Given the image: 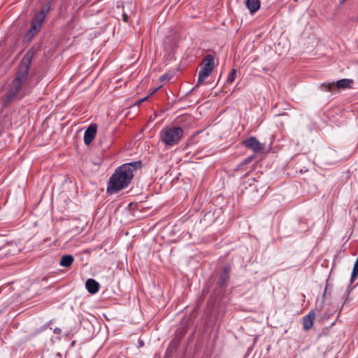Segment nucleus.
Segmentation results:
<instances>
[{
  "mask_svg": "<svg viewBox=\"0 0 358 358\" xmlns=\"http://www.w3.org/2000/svg\"><path fill=\"white\" fill-rule=\"evenodd\" d=\"M141 167V162H134L119 166L110 176L108 192L117 193L126 188L134 178V172Z\"/></svg>",
  "mask_w": 358,
  "mask_h": 358,
  "instance_id": "1",
  "label": "nucleus"
},
{
  "mask_svg": "<svg viewBox=\"0 0 358 358\" xmlns=\"http://www.w3.org/2000/svg\"><path fill=\"white\" fill-rule=\"evenodd\" d=\"M31 61V57L28 54L24 55L21 60L15 78L11 82L9 89L5 95L4 105H9L14 100L24 96V94L22 93V87L27 80Z\"/></svg>",
  "mask_w": 358,
  "mask_h": 358,
  "instance_id": "2",
  "label": "nucleus"
},
{
  "mask_svg": "<svg viewBox=\"0 0 358 358\" xmlns=\"http://www.w3.org/2000/svg\"><path fill=\"white\" fill-rule=\"evenodd\" d=\"M184 135L180 127H165L159 133L160 139L166 146L172 147L177 145Z\"/></svg>",
  "mask_w": 358,
  "mask_h": 358,
  "instance_id": "3",
  "label": "nucleus"
},
{
  "mask_svg": "<svg viewBox=\"0 0 358 358\" xmlns=\"http://www.w3.org/2000/svg\"><path fill=\"white\" fill-rule=\"evenodd\" d=\"M213 67L214 57L210 55H208L203 59L201 67L199 72L198 82L196 87L203 83L211 74Z\"/></svg>",
  "mask_w": 358,
  "mask_h": 358,
  "instance_id": "4",
  "label": "nucleus"
},
{
  "mask_svg": "<svg viewBox=\"0 0 358 358\" xmlns=\"http://www.w3.org/2000/svg\"><path fill=\"white\" fill-rule=\"evenodd\" d=\"M49 10L50 6H48V8H43L34 17L31 22V28L29 31L32 36L36 34V33L40 30Z\"/></svg>",
  "mask_w": 358,
  "mask_h": 358,
  "instance_id": "5",
  "label": "nucleus"
},
{
  "mask_svg": "<svg viewBox=\"0 0 358 358\" xmlns=\"http://www.w3.org/2000/svg\"><path fill=\"white\" fill-rule=\"evenodd\" d=\"M243 145L255 152H259L264 149V145L253 136L245 140L243 142Z\"/></svg>",
  "mask_w": 358,
  "mask_h": 358,
  "instance_id": "6",
  "label": "nucleus"
},
{
  "mask_svg": "<svg viewBox=\"0 0 358 358\" xmlns=\"http://www.w3.org/2000/svg\"><path fill=\"white\" fill-rule=\"evenodd\" d=\"M97 130L96 124H90L84 134V142L85 145H89L95 138Z\"/></svg>",
  "mask_w": 358,
  "mask_h": 358,
  "instance_id": "7",
  "label": "nucleus"
},
{
  "mask_svg": "<svg viewBox=\"0 0 358 358\" xmlns=\"http://www.w3.org/2000/svg\"><path fill=\"white\" fill-rule=\"evenodd\" d=\"M315 318V314L314 310H310L308 315L303 317L302 324L304 330L308 331L313 327Z\"/></svg>",
  "mask_w": 358,
  "mask_h": 358,
  "instance_id": "8",
  "label": "nucleus"
},
{
  "mask_svg": "<svg viewBox=\"0 0 358 358\" xmlns=\"http://www.w3.org/2000/svg\"><path fill=\"white\" fill-rule=\"evenodd\" d=\"M245 3L251 15H254L259 10L261 6L260 0H245Z\"/></svg>",
  "mask_w": 358,
  "mask_h": 358,
  "instance_id": "9",
  "label": "nucleus"
},
{
  "mask_svg": "<svg viewBox=\"0 0 358 358\" xmlns=\"http://www.w3.org/2000/svg\"><path fill=\"white\" fill-rule=\"evenodd\" d=\"M87 291L91 294H96L99 289V284L95 280L90 278L85 283Z\"/></svg>",
  "mask_w": 358,
  "mask_h": 358,
  "instance_id": "10",
  "label": "nucleus"
},
{
  "mask_svg": "<svg viewBox=\"0 0 358 358\" xmlns=\"http://www.w3.org/2000/svg\"><path fill=\"white\" fill-rule=\"evenodd\" d=\"M353 83L352 79L343 78L338 80L335 83L336 88L337 89H347L350 87V85Z\"/></svg>",
  "mask_w": 358,
  "mask_h": 358,
  "instance_id": "11",
  "label": "nucleus"
},
{
  "mask_svg": "<svg viewBox=\"0 0 358 358\" xmlns=\"http://www.w3.org/2000/svg\"><path fill=\"white\" fill-rule=\"evenodd\" d=\"M74 261V258L71 255H64L61 259L59 264L63 267L70 266Z\"/></svg>",
  "mask_w": 358,
  "mask_h": 358,
  "instance_id": "12",
  "label": "nucleus"
},
{
  "mask_svg": "<svg viewBox=\"0 0 358 358\" xmlns=\"http://www.w3.org/2000/svg\"><path fill=\"white\" fill-rule=\"evenodd\" d=\"M228 279H229L228 268L227 267H224L223 268V273L220 276V278L218 280V284L221 287H224V286H225Z\"/></svg>",
  "mask_w": 358,
  "mask_h": 358,
  "instance_id": "13",
  "label": "nucleus"
},
{
  "mask_svg": "<svg viewBox=\"0 0 358 358\" xmlns=\"http://www.w3.org/2000/svg\"><path fill=\"white\" fill-rule=\"evenodd\" d=\"M320 88L324 92H333L336 89L335 83H324L320 85Z\"/></svg>",
  "mask_w": 358,
  "mask_h": 358,
  "instance_id": "14",
  "label": "nucleus"
},
{
  "mask_svg": "<svg viewBox=\"0 0 358 358\" xmlns=\"http://www.w3.org/2000/svg\"><path fill=\"white\" fill-rule=\"evenodd\" d=\"M253 159V156H250L245 159L241 163L237 166L236 170H240L243 168L245 165L248 164Z\"/></svg>",
  "mask_w": 358,
  "mask_h": 358,
  "instance_id": "15",
  "label": "nucleus"
},
{
  "mask_svg": "<svg viewBox=\"0 0 358 358\" xmlns=\"http://www.w3.org/2000/svg\"><path fill=\"white\" fill-rule=\"evenodd\" d=\"M236 70L232 69L227 77V83L229 84L233 83L236 77Z\"/></svg>",
  "mask_w": 358,
  "mask_h": 358,
  "instance_id": "16",
  "label": "nucleus"
},
{
  "mask_svg": "<svg viewBox=\"0 0 358 358\" xmlns=\"http://www.w3.org/2000/svg\"><path fill=\"white\" fill-rule=\"evenodd\" d=\"M158 89H159V87L155 88V90H153L152 91V92H150V94H149V95H148L147 96H145V98H143V99H141L138 100V102H137V103H138V104H140V103H143V101H145V100H147V99H148V97H149L150 95H152V94H153L154 93H155V92L158 90Z\"/></svg>",
  "mask_w": 358,
  "mask_h": 358,
  "instance_id": "17",
  "label": "nucleus"
},
{
  "mask_svg": "<svg viewBox=\"0 0 358 358\" xmlns=\"http://www.w3.org/2000/svg\"><path fill=\"white\" fill-rule=\"evenodd\" d=\"M53 332L55 334H59L62 332V329L60 328L57 327L54 329Z\"/></svg>",
  "mask_w": 358,
  "mask_h": 358,
  "instance_id": "18",
  "label": "nucleus"
},
{
  "mask_svg": "<svg viewBox=\"0 0 358 358\" xmlns=\"http://www.w3.org/2000/svg\"><path fill=\"white\" fill-rule=\"evenodd\" d=\"M167 79H168V76H167V75H166V74L162 75V76H161V78H160V80H161L162 81L165 80H167Z\"/></svg>",
  "mask_w": 358,
  "mask_h": 358,
  "instance_id": "19",
  "label": "nucleus"
},
{
  "mask_svg": "<svg viewBox=\"0 0 358 358\" xmlns=\"http://www.w3.org/2000/svg\"><path fill=\"white\" fill-rule=\"evenodd\" d=\"M347 0H341L340 1V3L341 4H343L345 1H346Z\"/></svg>",
  "mask_w": 358,
  "mask_h": 358,
  "instance_id": "20",
  "label": "nucleus"
},
{
  "mask_svg": "<svg viewBox=\"0 0 358 358\" xmlns=\"http://www.w3.org/2000/svg\"><path fill=\"white\" fill-rule=\"evenodd\" d=\"M126 19H127V16L125 15L124 18V20H126Z\"/></svg>",
  "mask_w": 358,
  "mask_h": 358,
  "instance_id": "21",
  "label": "nucleus"
}]
</instances>
